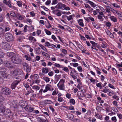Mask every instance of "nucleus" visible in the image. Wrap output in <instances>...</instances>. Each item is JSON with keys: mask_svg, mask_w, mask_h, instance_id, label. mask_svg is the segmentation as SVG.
Segmentation results:
<instances>
[{"mask_svg": "<svg viewBox=\"0 0 122 122\" xmlns=\"http://www.w3.org/2000/svg\"><path fill=\"white\" fill-rule=\"evenodd\" d=\"M4 36L6 41L10 43H12L14 41V35L10 32H7L5 34Z\"/></svg>", "mask_w": 122, "mask_h": 122, "instance_id": "obj_1", "label": "nucleus"}, {"mask_svg": "<svg viewBox=\"0 0 122 122\" xmlns=\"http://www.w3.org/2000/svg\"><path fill=\"white\" fill-rule=\"evenodd\" d=\"M11 61L15 64L20 65L22 62V59L20 56H16L15 55L11 59Z\"/></svg>", "mask_w": 122, "mask_h": 122, "instance_id": "obj_2", "label": "nucleus"}, {"mask_svg": "<svg viewBox=\"0 0 122 122\" xmlns=\"http://www.w3.org/2000/svg\"><path fill=\"white\" fill-rule=\"evenodd\" d=\"M65 82V80L61 79L57 86L58 88L60 90L63 91L65 90V86L64 83Z\"/></svg>", "mask_w": 122, "mask_h": 122, "instance_id": "obj_3", "label": "nucleus"}, {"mask_svg": "<svg viewBox=\"0 0 122 122\" xmlns=\"http://www.w3.org/2000/svg\"><path fill=\"white\" fill-rule=\"evenodd\" d=\"M3 2L4 4L7 5L10 8L12 9L16 10H18L17 8L11 5V1L10 0H8V1L6 0H4L3 1Z\"/></svg>", "mask_w": 122, "mask_h": 122, "instance_id": "obj_4", "label": "nucleus"}, {"mask_svg": "<svg viewBox=\"0 0 122 122\" xmlns=\"http://www.w3.org/2000/svg\"><path fill=\"white\" fill-rule=\"evenodd\" d=\"M1 91L3 94L5 95H9L11 93L10 90L8 88L5 86L2 88Z\"/></svg>", "mask_w": 122, "mask_h": 122, "instance_id": "obj_5", "label": "nucleus"}, {"mask_svg": "<svg viewBox=\"0 0 122 122\" xmlns=\"http://www.w3.org/2000/svg\"><path fill=\"white\" fill-rule=\"evenodd\" d=\"M3 47L5 50L7 51L10 50L11 48L10 45L6 42L3 43Z\"/></svg>", "mask_w": 122, "mask_h": 122, "instance_id": "obj_6", "label": "nucleus"}, {"mask_svg": "<svg viewBox=\"0 0 122 122\" xmlns=\"http://www.w3.org/2000/svg\"><path fill=\"white\" fill-rule=\"evenodd\" d=\"M53 88L49 84L46 85L45 87V89L43 91L44 93H45L48 91H51L53 90Z\"/></svg>", "mask_w": 122, "mask_h": 122, "instance_id": "obj_7", "label": "nucleus"}, {"mask_svg": "<svg viewBox=\"0 0 122 122\" xmlns=\"http://www.w3.org/2000/svg\"><path fill=\"white\" fill-rule=\"evenodd\" d=\"M23 71L21 69H17L13 71L14 75L17 76L20 75L23 73Z\"/></svg>", "mask_w": 122, "mask_h": 122, "instance_id": "obj_8", "label": "nucleus"}, {"mask_svg": "<svg viewBox=\"0 0 122 122\" xmlns=\"http://www.w3.org/2000/svg\"><path fill=\"white\" fill-rule=\"evenodd\" d=\"M13 115V113L9 109L7 110L5 112V115L7 117H11Z\"/></svg>", "mask_w": 122, "mask_h": 122, "instance_id": "obj_9", "label": "nucleus"}, {"mask_svg": "<svg viewBox=\"0 0 122 122\" xmlns=\"http://www.w3.org/2000/svg\"><path fill=\"white\" fill-rule=\"evenodd\" d=\"M66 6V5L64 4L61 2L58 3L56 5V7L58 9H61L62 10H63V9L65 6Z\"/></svg>", "mask_w": 122, "mask_h": 122, "instance_id": "obj_10", "label": "nucleus"}, {"mask_svg": "<svg viewBox=\"0 0 122 122\" xmlns=\"http://www.w3.org/2000/svg\"><path fill=\"white\" fill-rule=\"evenodd\" d=\"M20 80H15L11 84V88L12 89H15L16 86L20 81Z\"/></svg>", "mask_w": 122, "mask_h": 122, "instance_id": "obj_11", "label": "nucleus"}, {"mask_svg": "<svg viewBox=\"0 0 122 122\" xmlns=\"http://www.w3.org/2000/svg\"><path fill=\"white\" fill-rule=\"evenodd\" d=\"M25 110L27 112H31L33 111L34 108L31 107L30 106L27 105L26 106L24 107V108Z\"/></svg>", "mask_w": 122, "mask_h": 122, "instance_id": "obj_12", "label": "nucleus"}, {"mask_svg": "<svg viewBox=\"0 0 122 122\" xmlns=\"http://www.w3.org/2000/svg\"><path fill=\"white\" fill-rule=\"evenodd\" d=\"M5 66L8 68H11L13 67L12 64L9 61H5Z\"/></svg>", "mask_w": 122, "mask_h": 122, "instance_id": "obj_13", "label": "nucleus"}, {"mask_svg": "<svg viewBox=\"0 0 122 122\" xmlns=\"http://www.w3.org/2000/svg\"><path fill=\"white\" fill-rule=\"evenodd\" d=\"M16 16L17 18L20 20H23L25 17L24 15H21L20 14H17Z\"/></svg>", "mask_w": 122, "mask_h": 122, "instance_id": "obj_14", "label": "nucleus"}, {"mask_svg": "<svg viewBox=\"0 0 122 122\" xmlns=\"http://www.w3.org/2000/svg\"><path fill=\"white\" fill-rule=\"evenodd\" d=\"M22 108H24V107H25L27 105V103L25 101H21L19 102Z\"/></svg>", "mask_w": 122, "mask_h": 122, "instance_id": "obj_15", "label": "nucleus"}, {"mask_svg": "<svg viewBox=\"0 0 122 122\" xmlns=\"http://www.w3.org/2000/svg\"><path fill=\"white\" fill-rule=\"evenodd\" d=\"M102 44L101 45V46L102 48H107L108 47L107 44L105 41H102L101 42Z\"/></svg>", "mask_w": 122, "mask_h": 122, "instance_id": "obj_16", "label": "nucleus"}, {"mask_svg": "<svg viewBox=\"0 0 122 122\" xmlns=\"http://www.w3.org/2000/svg\"><path fill=\"white\" fill-rule=\"evenodd\" d=\"M7 55L8 57H11V59L16 55L14 53L11 52H7Z\"/></svg>", "mask_w": 122, "mask_h": 122, "instance_id": "obj_17", "label": "nucleus"}, {"mask_svg": "<svg viewBox=\"0 0 122 122\" xmlns=\"http://www.w3.org/2000/svg\"><path fill=\"white\" fill-rule=\"evenodd\" d=\"M77 22L79 25L82 27L84 26L83 20L82 19H80L77 20Z\"/></svg>", "mask_w": 122, "mask_h": 122, "instance_id": "obj_18", "label": "nucleus"}, {"mask_svg": "<svg viewBox=\"0 0 122 122\" xmlns=\"http://www.w3.org/2000/svg\"><path fill=\"white\" fill-rule=\"evenodd\" d=\"M2 76L4 78H9L10 76V75L6 73H5V72L4 73H2L1 74Z\"/></svg>", "mask_w": 122, "mask_h": 122, "instance_id": "obj_19", "label": "nucleus"}, {"mask_svg": "<svg viewBox=\"0 0 122 122\" xmlns=\"http://www.w3.org/2000/svg\"><path fill=\"white\" fill-rule=\"evenodd\" d=\"M49 68L47 67H45L42 69V72L43 73H47L49 72Z\"/></svg>", "mask_w": 122, "mask_h": 122, "instance_id": "obj_20", "label": "nucleus"}, {"mask_svg": "<svg viewBox=\"0 0 122 122\" xmlns=\"http://www.w3.org/2000/svg\"><path fill=\"white\" fill-rule=\"evenodd\" d=\"M109 18L112 21L114 22H116L117 21L116 18L113 16H110Z\"/></svg>", "mask_w": 122, "mask_h": 122, "instance_id": "obj_21", "label": "nucleus"}, {"mask_svg": "<svg viewBox=\"0 0 122 122\" xmlns=\"http://www.w3.org/2000/svg\"><path fill=\"white\" fill-rule=\"evenodd\" d=\"M67 117L70 120L72 121H74V116L71 114H68L67 115Z\"/></svg>", "mask_w": 122, "mask_h": 122, "instance_id": "obj_22", "label": "nucleus"}, {"mask_svg": "<svg viewBox=\"0 0 122 122\" xmlns=\"http://www.w3.org/2000/svg\"><path fill=\"white\" fill-rule=\"evenodd\" d=\"M24 57L27 61H30L31 60V58L29 54H27V55H25Z\"/></svg>", "mask_w": 122, "mask_h": 122, "instance_id": "obj_23", "label": "nucleus"}, {"mask_svg": "<svg viewBox=\"0 0 122 122\" xmlns=\"http://www.w3.org/2000/svg\"><path fill=\"white\" fill-rule=\"evenodd\" d=\"M38 45L39 46L41 47V48L44 51L47 52V49L44 46L40 44H39Z\"/></svg>", "mask_w": 122, "mask_h": 122, "instance_id": "obj_24", "label": "nucleus"}, {"mask_svg": "<svg viewBox=\"0 0 122 122\" xmlns=\"http://www.w3.org/2000/svg\"><path fill=\"white\" fill-rule=\"evenodd\" d=\"M55 12L56 13V15L58 16H60L61 15V14L60 10H54Z\"/></svg>", "mask_w": 122, "mask_h": 122, "instance_id": "obj_25", "label": "nucleus"}, {"mask_svg": "<svg viewBox=\"0 0 122 122\" xmlns=\"http://www.w3.org/2000/svg\"><path fill=\"white\" fill-rule=\"evenodd\" d=\"M55 30L56 31L55 33L56 34L57 36L60 35L62 33L61 31L58 29H56Z\"/></svg>", "mask_w": 122, "mask_h": 122, "instance_id": "obj_26", "label": "nucleus"}, {"mask_svg": "<svg viewBox=\"0 0 122 122\" xmlns=\"http://www.w3.org/2000/svg\"><path fill=\"white\" fill-rule=\"evenodd\" d=\"M105 6L106 7V8L105 9V10L106 12L107 13H111L110 11V7L109 6L107 5H105Z\"/></svg>", "mask_w": 122, "mask_h": 122, "instance_id": "obj_27", "label": "nucleus"}, {"mask_svg": "<svg viewBox=\"0 0 122 122\" xmlns=\"http://www.w3.org/2000/svg\"><path fill=\"white\" fill-rule=\"evenodd\" d=\"M42 79L46 82H48L50 81V78L47 77H43L42 78Z\"/></svg>", "mask_w": 122, "mask_h": 122, "instance_id": "obj_28", "label": "nucleus"}, {"mask_svg": "<svg viewBox=\"0 0 122 122\" xmlns=\"http://www.w3.org/2000/svg\"><path fill=\"white\" fill-rule=\"evenodd\" d=\"M28 91L26 93L25 95H28L30 93H32L34 92V91L31 89V87H30Z\"/></svg>", "mask_w": 122, "mask_h": 122, "instance_id": "obj_29", "label": "nucleus"}, {"mask_svg": "<svg viewBox=\"0 0 122 122\" xmlns=\"http://www.w3.org/2000/svg\"><path fill=\"white\" fill-rule=\"evenodd\" d=\"M95 116L97 118L99 119L100 120H102V116L100 115L98 113H97L95 114Z\"/></svg>", "mask_w": 122, "mask_h": 122, "instance_id": "obj_30", "label": "nucleus"}, {"mask_svg": "<svg viewBox=\"0 0 122 122\" xmlns=\"http://www.w3.org/2000/svg\"><path fill=\"white\" fill-rule=\"evenodd\" d=\"M61 68H62V70L66 72H68L69 71V70L67 67H65L63 65L61 66Z\"/></svg>", "mask_w": 122, "mask_h": 122, "instance_id": "obj_31", "label": "nucleus"}, {"mask_svg": "<svg viewBox=\"0 0 122 122\" xmlns=\"http://www.w3.org/2000/svg\"><path fill=\"white\" fill-rule=\"evenodd\" d=\"M74 15H71L67 17V19L69 21L73 19V17L74 16Z\"/></svg>", "mask_w": 122, "mask_h": 122, "instance_id": "obj_32", "label": "nucleus"}, {"mask_svg": "<svg viewBox=\"0 0 122 122\" xmlns=\"http://www.w3.org/2000/svg\"><path fill=\"white\" fill-rule=\"evenodd\" d=\"M88 2L91 5V6L93 7H95L96 6V5L92 1L88 0Z\"/></svg>", "mask_w": 122, "mask_h": 122, "instance_id": "obj_33", "label": "nucleus"}, {"mask_svg": "<svg viewBox=\"0 0 122 122\" xmlns=\"http://www.w3.org/2000/svg\"><path fill=\"white\" fill-rule=\"evenodd\" d=\"M109 117L107 116H106L104 118L105 122H112L110 120H109Z\"/></svg>", "mask_w": 122, "mask_h": 122, "instance_id": "obj_34", "label": "nucleus"}, {"mask_svg": "<svg viewBox=\"0 0 122 122\" xmlns=\"http://www.w3.org/2000/svg\"><path fill=\"white\" fill-rule=\"evenodd\" d=\"M41 50V48L39 47H38L37 48H36L35 49V51L36 54H40L41 53L40 50Z\"/></svg>", "mask_w": 122, "mask_h": 122, "instance_id": "obj_35", "label": "nucleus"}, {"mask_svg": "<svg viewBox=\"0 0 122 122\" xmlns=\"http://www.w3.org/2000/svg\"><path fill=\"white\" fill-rule=\"evenodd\" d=\"M69 47L71 48H76V47L75 45L71 42H70L69 43Z\"/></svg>", "mask_w": 122, "mask_h": 122, "instance_id": "obj_36", "label": "nucleus"}, {"mask_svg": "<svg viewBox=\"0 0 122 122\" xmlns=\"http://www.w3.org/2000/svg\"><path fill=\"white\" fill-rule=\"evenodd\" d=\"M5 107L4 106H1L0 107V110L2 112H4L5 110Z\"/></svg>", "mask_w": 122, "mask_h": 122, "instance_id": "obj_37", "label": "nucleus"}, {"mask_svg": "<svg viewBox=\"0 0 122 122\" xmlns=\"http://www.w3.org/2000/svg\"><path fill=\"white\" fill-rule=\"evenodd\" d=\"M28 40L30 41L34 42H36V40L34 38V37L32 36H29L28 38Z\"/></svg>", "mask_w": 122, "mask_h": 122, "instance_id": "obj_38", "label": "nucleus"}, {"mask_svg": "<svg viewBox=\"0 0 122 122\" xmlns=\"http://www.w3.org/2000/svg\"><path fill=\"white\" fill-rule=\"evenodd\" d=\"M44 103L46 104H48L52 103V102L50 100H46L44 101Z\"/></svg>", "mask_w": 122, "mask_h": 122, "instance_id": "obj_39", "label": "nucleus"}, {"mask_svg": "<svg viewBox=\"0 0 122 122\" xmlns=\"http://www.w3.org/2000/svg\"><path fill=\"white\" fill-rule=\"evenodd\" d=\"M51 46L52 47H51V48L53 49L54 50L56 51L57 50V48L56 45L53 44H51Z\"/></svg>", "mask_w": 122, "mask_h": 122, "instance_id": "obj_40", "label": "nucleus"}, {"mask_svg": "<svg viewBox=\"0 0 122 122\" xmlns=\"http://www.w3.org/2000/svg\"><path fill=\"white\" fill-rule=\"evenodd\" d=\"M32 88L33 89L36 90V91L38 90L40 88L39 87L36 85L33 86H32Z\"/></svg>", "mask_w": 122, "mask_h": 122, "instance_id": "obj_41", "label": "nucleus"}, {"mask_svg": "<svg viewBox=\"0 0 122 122\" xmlns=\"http://www.w3.org/2000/svg\"><path fill=\"white\" fill-rule=\"evenodd\" d=\"M76 44L78 48L80 50H82V49H83V47L78 42H76Z\"/></svg>", "mask_w": 122, "mask_h": 122, "instance_id": "obj_42", "label": "nucleus"}, {"mask_svg": "<svg viewBox=\"0 0 122 122\" xmlns=\"http://www.w3.org/2000/svg\"><path fill=\"white\" fill-rule=\"evenodd\" d=\"M44 31L46 34L48 35H50L51 34V32L49 30H47L46 29H44Z\"/></svg>", "mask_w": 122, "mask_h": 122, "instance_id": "obj_43", "label": "nucleus"}, {"mask_svg": "<svg viewBox=\"0 0 122 122\" xmlns=\"http://www.w3.org/2000/svg\"><path fill=\"white\" fill-rule=\"evenodd\" d=\"M4 20V15L1 14H0V22L3 21Z\"/></svg>", "mask_w": 122, "mask_h": 122, "instance_id": "obj_44", "label": "nucleus"}, {"mask_svg": "<svg viewBox=\"0 0 122 122\" xmlns=\"http://www.w3.org/2000/svg\"><path fill=\"white\" fill-rule=\"evenodd\" d=\"M51 44L48 41H46L45 43V46L47 47L51 46Z\"/></svg>", "mask_w": 122, "mask_h": 122, "instance_id": "obj_45", "label": "nucleus"}, {"mask_svg": "<svg viewBox=\"0 0 122 122\" xmlns=\"http://www.w3.org/2000/svg\"><path fill=\"white\" fill-rule=\"evenodd\" d=\"M109 89H107L106 87H105L104 88L102 89L101 91L105 93H107L108 92Z\"/></svg>", "mask_w": 122, "mask_h": 122, "instance_id": "obj_46", "label": "nucleus"}, {"mask_svg": "<svg viewBox=\"0 0 122 122\" xmlns=\"http://www.w3.org/2000/svg\"><path fill=\"white\" fill-rule=\"evenodd\" d=\"M10 28V27L9 26H6L4 27L5 32H7L9 31Z\"/></svg>", "mask_w": 122, "mask_h": 122, "instance_id": "obj_47", "label": "nucleus"}, {"mask_svg": "<svg viewBox=\"0 0 122 122\" xmlns=\"http://www.w3.org/2000/svg\"><path fill=\"white\" fill-rule=\"evenodd\" d=\"M4 56V53L3 51L0 49V58L3 57Z\"/></svg>", "mask_w": 122, "mask_h": 122, "instance_id": "obj_48", "label": "nucleus"}, {"mask_svg": "<svg viewBox=\"0 0 122 122\" xmlns=\"http://www.w3.org/2000/svg\"><path fill=\"white\" fill-rule=\"evenodd\" d=\"M112 5H113L114 7L117 8H120V6L118 5L116 3H114L112 4Z\"/></svg>", "mask_w": 122, "mask_h": 122, "instance_id": "obj_49", "label": "nucleus"}, {"mask_svg": "<svg viewBox=\"0 0 122 122\" xmlns=\"http://www.w3.org/2000/svg\"><path fill=\"white\" fill-rule=\"evenodd\" d=\"M64 99L61 97L60 96L58 97L57 101L60 102H62L64 101Z\"/></svg>", "mask_w": 122, "mask_h": 122, "instance_id": "obj_50", "label": "nucleus"}, {"mask_svg": "<svg viewBox=\"0 0 122 122\" xmlns=\"http://www.w3.org/2000/svg\"><path fill=\"white\" fill-rule=\"evenodd\" d=\"M108 93H107V94L110 96H111V95L110 94L112 93V94H114V92L111 89H109L108 91Z\"/></svg>", "mask_w": 122, "mask_h": 122, "instance_id": "obj_51", "label": "nucleus"}, {"mask_svg": "<svg viewBox=\"0 0 122 122\" xmlns=\"http://www.w3.org/2000/svg\"><path fill=\"white\" fill-rule=\"evenodd\" d=\"M55 120L56 122H62V120L60 118H57V117H55Z\"/></svg>", "mask_w": 122, "mask_h": 122, "instance_id": "obj_52", "label": "nucleus"}, {"mask_svg": "<svg viewBox=\"0 0 122 122\" xmlns=\"http://www.w3.org/2000/svg\"><path fill=\"white\" fill-rule=\"evenodd\" d=\"M78 70L79 72H81L83 71V69L81 66H78L77 67Z\"/></svg>", "mask_w": 122, "mask_h": 122, "instance_id": "obj_53", "label": "nucleus"}, {"mask_svg": "<svg viewBox=\"0 0 122 122\" xmlns=\"http://www.w3.org/2000/svg\"><path fill=\"white\" fill-rule=\"evenodd\" d=\"M69 102L71 103L72 105H74L75 104V102L74 100L73 99H71L69 101Z\"/></svg>", "mask_w": 122, "mask_h": 122, "instance_id": "obj_54", "label": "nucleus"}, {"mask_svg": "<svg viewBox=\"0 0 122 122\" xmlns=\"http://www.w3.org/2000/svg\"><path fill=\"white\" fill-rule=\"evenodd\" d=\"M92 24L94 27L97 29H98L99 27V26L95 22H92Z\"/></svg>", "mask_w": 122, "mask_h": 122, "instance_id": "obj_55", "label": "nucleus"}, {"mask_svg": "<svg viewBox=\"0 0 122 122\" xmlns=\"http://www.w3.org/2000/svg\"><path fill=\"white\" fill-rule=\"evenodd\" d=\"M111 120L112 122H117V119L115 116L112 117L111 118Z\"/></svg>", "mask_w": 122, "mask_h": 122, "instance_id": "obj_56", "label": "nucleus"}, {"mask_svg": "<svg viewBox=\"0 0 122 122\" xmlns=\"http://www.w3.org/2000/svg\"><path fill=\"white\" fill-rule=\"evenodd\" d=\"M102 2H103L106 5L109 6V5H110L108 3V2H109V1H107L106 0H102Z\"/></svg>", "mask_w": 122, "mask_h": 122, "instance_id": "obj_57", "label": "nucleus"}, {"mask_svg": "<svg viewBox=\"0 0 122 122\" xmlns=\"http://www.w3.org/2000/svg\"><path fill=\"white\" fill-rule=\"evenodd\" d=\"M26 21V22H28L29 24H31L32 22V20L30 19L27 18Z\"/></svg>", "mask_w": 122, "mask_h": 122, "instance_id": "obj_58", "label": "nucleus"}, {"mask_svg": "<svg viewBox=\"0 0 122 122\" xmlns=\"http://www.w3.org/2000/svg\"><path fill=\"white\" fill-rule=\"evenodd\" d=\"M117 102L115 101H114L112 102L113 105L117 107L118 106L117 105Z\"/></svg>", "mask_w": 122, "mask_h": 122, "instance_id": "obj_59", "label": "nucleus"}, {"mask_svg": "<svg viewBox=\"0 0 122 122\" xmlns=\"http://www.w3.org/2000/svg\"><path fill=\"white\" fill-rule=\"evenodd\" d=\"M16 4L19 7H21L22 6V1H17Z\"/></svg>", "mask_w": 122, "mask_h": 122, "instance_id": "obj_60", "label": "nucleus"}, {"mask_svg": "<svg viewBox=\"0 0 122 122\" xmlns=\"http://www.w3.org/2000/svg\"><path fill=\"white\" fill-rule=\"evenodd\" d=\"M97 17L100 21H102L104 19L101 15H98L97 16Z\"/></svg>", "mask_w": 122, "mask_h": 122, "instance_id": "obj_61", "label": "nucleus"}, {"mask_svg": "<svg viewBox=\"0 0 122 122\" xmlns=\"http://www.w3.org/2000/svg\"><path fill=\"white\" fill-rule=\"evenodd\" d=\"M33 77L35 79H36L39 78V75L36 74H35L33 75Z\"/></svg>", "mask_w": 122, "mask_h": 122, "instance_id": "obj_62", "label": "nucleus"}, {"mask_svg": "<svg viewBox=\"0 0 122 122\" xmlns=\"http://www.w3.org/2000/svg\"><path fill=\"white\" fill-rule=\"evenodd\" d=\"M80 37L81 39V40L85 41L86 40V39L84 36H83L81 35H80Z\"/></svg>", "mask_w": 122, "mask_h": 122, "instance_id": "obj_63", "label": "nucleus"}, {"mask_svg": "<svg viewBox=\"0 0 122 122\" xmlns=\"http://www.w3.org/2000/svg\"><path fill=\"white\" fill-rule=\"evenodd\" d=\"M112 70L114 72V73L115 75H117V72L115 68H112Z\"/></svg>", "mask_w": 122, "mask_h": 122, "instance_id": "obj_64", "label": "nucleus"}]
</instances>
